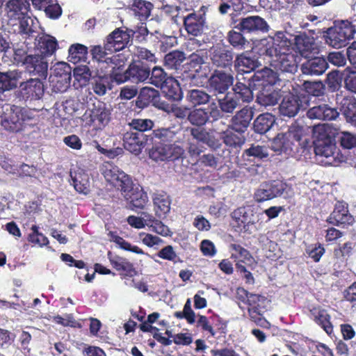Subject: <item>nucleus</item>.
I'll use <instances>...</instances> for the list:
<instances>
[{"mask_svg":"<svg viewBox=\"0 0 356 356\" xmlns=\"http://www.w3.org/2000/svg\"><path fill=\"white\" fill-rule=\"evenodd\" d=\"M273 43L260 49V54L268 56L270 65L282 72H289V39L286 31H276L272 37Z\"/></svg>","mask_w":356,"mask_h":356,"instance_id":"1","label":"nucleus"},{"mask_svg":"<svg viewBox=\"0 0 356 356\" xmlns=\"http://www.w3.org/2000/svg\"><path fill=\"white\" fill-rule=\"evenodd\" d=\"M1 110V125L8 131L17 133L36 124L34 111L30 108L6 104Z\"/></svg>","mask_w":356,"mask_h":356,"instance_id":"2","label":"nucleus"},{"mask_svg":"<svg viewBox=\"0 0 356 356\" xmlns=\"http://www.w3.org/2000/svg\"><path fill=\"white\" fill-rule=\"evenodd\" d=\"M355 33V25L348 21H341L327 30L325 42L334 48H341L347 44L348 40L353 38Z\"/></svg>","mask_w":356,"mask_h":356,"instance_id":"3","label":"nucleus"},{"mask_svg":"<svg viewBox=\"0 0 356 356\" xmlns=\"http://www.w3.org/2000/svg\"><path fill=\"white\" fill-rule=\"evenodd\" d=\"M110 120L111 112L102 102L94 104L92 108L87 109L81 117L86 126L92 127L97 130L104 129Z\"/></svg>","mask_w":356,"mask_h":356,"instance_id":"4","label":"nucleus"},{"mask_svg":"<svg viewBox=\"0 0 356 356\" xmlns=\"http://www.w3.org/2000/svg\"><path fill=\"white\" fill-rule=\"evenodd\" d=\"M149 145H152V147L149 150V156L156 161H175L184 152L182 147L175 144L156 142Z\"/></svg>","mask_w":356,"mask_h":356,"instance_id":"5","label":"nucleus"},{"mask_svg":"<svg viewBox=\"0 0 356 356\" xmlns=\"http://www.w3.org/2000/svg\"><path fill=\"white\" fill-rule=\"evenodd\" d=\"M314 145L316 155L325 158V161L322 160L321 162L325 165H336L344 160L337 149L335 140L320 141L314 143Z\"/></svg>","mask_w":356,"mask_h":356,"instance_id":"6","label":"nucleus"},{"mask_svg":"<svg viewBox=\"0 0 356 356\" xmlns=\"http://www.w3.org/2000/svg\"><path fill=\"white\" fill-rule=\"evenodd\" d=\"M205 6H202L198 11H193L182 17L184 26L189 35L193 36L201 35L206 26Z\"/></svg>","mask_w":356,"mask_h":356,"instance_id":"7","label":"nucleus"},{"mask_svg":"<svg viewBox=\"0 0 356 356\" xmlns=\"http://www.w3.org/2000/svg\"><path fill=\"white\" fill-rule=\"evenodd\" d=\"M284 190V184L278 180L264 181L255 190L253 198L256 202L261 203L280 196Z\"/></svg>","mask_w":356,"mask_h":356,"instance_id":"8","label":"nucleus"},{"mask_svg":"<svg viewBox=\"0 0 356 356\" xmlns=\"http://www.w3.org/2000/svg\"><path fill=\"white\" fill-rule=\"evenodd\" d=\"M232 49L229 46L217 45L210 50V59L213 66L220 69H231L234 63Z\"/></svg>","mask_w":356,"mask_h":356,"instance_id":"9","label":"nucleus"},{"mask_svg":"<svg viewBox=\"0 0 356 356\" xmlns=\"http://www.w3.org/2000/svg\"><path fill=\"white\" fill-rule=\"evenodd\" d=\"M127 27L117 28L105 39L106 48L111 51H120L126 48L131 42L130 33Z\"/></svg>","mask_w":356,"mask_h":356,"instance_id":"10","label":"nucleus"},{"mask_svg":"<svg viewBox=\"0 0 356 356\" xmlns=\"http://www.w3.org/2000/svg\"><path fill=\"white\" fill-rule=\"evenodd\" d=\"M237 22L238 23L234 26V28L243 33H266L269 29L266 21L258 15L241 17L234 23L236 24Z\"/></svg>","mask_w":356,"mask_h":356,"instance_id":"11","label":"nucleus"},{"mask_svg":"<svg viewBox=\"0 0 356 356\" xmlns=\"http://www.w3.org/2000/svg\"><path fill=\"white\" fill-rule=\"evenodd\" d=\"M277 124L280 125L279 131L272 139L270 148L276 154L280 155L289 148V125L283 118L280 119Z\"/></svg>","mask_w":356,"mask_h":356,"instance_id":"12","label":"nucleus"},{"mask_svg":"<svg viewBox=\"0 0 356 356\" xmlns=\"http://www.w3.org/2000/svg\"><path fill=\"white\" fill-rule=\"evenodd\" d=\"M149 140L152 138L142 132H127L123 137V145L127 151L138 155L142 149L149 145Z\"/></svg>","mask_w":356,"mask_h":356,"instance_id":"13","label":"nucleus"},{"mask_svg":"<svg viewBox=\"0 0 356 356\" xmlns=\"http://www.w3.org/2000/svg\"><path fill=\"white\" fill-rule=\"evenodd\" d=\"M234 76L225 71L215 70L208 80L209 88L215 92L223 94L233 85Z\"/></svg>","mask_w":356,"mask_h":356,"instance_id":"14","label":"nucleus"},{"mask_svg":"<svg viewBox=\"0 0 356 356\" xmlns=\"http://www.w3.org/2000/svg\"><path fill=\"white\" fill-rule=\"evenodd\" d=\"M278 80V76L276 72L268 67H264L261 70H258L250 79L249 85L254 90H257L259 88L271 87L274 86Z\"/></svg>","mask_w":356,"mask_h":356,"instance_id":"15","label":"nucleus"},{"mask_svg":"<svg viewBox=\"0 0 356 356\" xmlns=\"http://www.w3.org/2000/svg\"><path fill=\"white\" fill-rule=\"evenodd\" d=\"M253 116L254 111L252 108L243 107L232 116L229 129L235 132L245 133L248 130Z\"/></svg>","mask_w":356,"mask_h":356,"instance_id":"16","label":"nucleus"},{"mask_svg":"<svg viewBox=\"0 0 356 356\" xmlns=\"http://www.w3.org/2000/svg\"><path fill=\"white\" fill-rule=\"evenodd\" d=\"M107 256L112 267L122 277H132L137 274L134 264L126 258L113 254L111 251L108 252Z\"/></svg>","mask_w":356,"mask_h":356,"instance_id":"17","label":"nucleus"},{"mask_svg":"<svg viewBox=\"0 0 356 356\" xmlns=\"http://www.w3.org/2000/svg\"><path fill=\"white\" fill-rule=\"evenodd\" d=\"M24 67L26 71L33 76L43 79L47 76L48 62L44 56L31 55Z\"/></svg>","mask_w":356,"mask_h":356,"instance_id":"18","label":"nucleus"},{"mask_svg":"<svg viewBox=\"0 0 356 356\" xmlns=\"http://www.w3.org/2000/svg\"><path fill=\"white\" fill-rule=\"evenodd\" d=\"M339 127L333 123L315 125L312 128L313 143L334 140V138L339 134Z\"/></svg>","mask_w":356,"mask_h":356,"instance_id":"19","label":"nucleus"},{"mask_svg":"<svg viewBox=\"0 0 356 356\" xmlns=\"http://www.w3.org/2000/svg\"><path fill=\"white\" fill-rule=\"evenodd\" d=\"M327 221L334 225H350L355 222L353 216L349 213L347 204L338 202Z\"/></svg>","mask_w":356,"mask_h":356,"instance_id":"20","label":"nucleus"},{"mask_svg":"<svg viewBox=\"0 0 356 356\" xmlns=\"http://www.w3.org/2000/svg\"><path fill=\"white\" fill-rule=\"evenodd\" d=\"M54 79L52 82L56 81L57 83H60L62 86L57 88L60 92L65 91L70 85L72 79L71 67L69 64L65 62H58L54 66Z\"/></svg>","mask_w":356,"mask_h":356,"instance_id":"21","label":"nucleus"},{"mask_svg":"<svg viewBox=\"0 0 356 356\" xmlns=\"http://www.w3.org/2000/svg\"><path fill=\"white\" fill-rule=\"evenodd\" d=\"M139 97L153 106L168 113H170L173 104H170L161 99L159 92L152 88L145 87L141 89Z\"/></svg>","mask_w":356,"mask_h":356,"instance_id":"22","label":"nucleus"},{"mask_svg":"<svg viewBox=\"0 0 356 356\" xmlns=\"http://www.w3.org/2000/svg\"><path fill=\"white\" fill-rule=\"evenodd\" d=\"M39 78L30 79L20 84L21 92L24 98L40 99L43 96L44 85Z\"/></svg>","mask_w":356,"mask_h":356,"instance_id":"23","label":"nucleus"},{"mask_svg":"<svg viewBox=\"0 0 356 356\" xmlns=\"http://www.w3.org/2000/svg\"><path fill=\"white\" fill-rule=\"evenodd\" d=\"M307 60L301 65V71L305 75L319 76L328 67V63L323 57L306 58Z\"/></svg>","mask_w":356,"mask_h":356,"instance_id":"24","label":"nucleus"},{"mask_svg":"<svg viewBox=\"0 0 356 356\" xmlns=\"http://www.w3.org/2000/svg\"><path fill=\"white\" fill-rule=\"evenodd\" d=\"M103 174L108 182L118 187L123 195L134 188L131 178L124 173L117 174L111 169H106Z\"/></svg>","mask_w":356,"mask_h":356,"instance_id":"25","label":"nucleus"},{"mask_svg":"<svg viewBox=\"0 0 356 356\" xmlns=\"http://www.w3.org/2000/svg\"><path fill=\"white\" fill-rule=\"evenodd\" d=\"M127 74L129 75V81L131 82H144L149 79L150 67L143 61H135L129 65Z\"/></svg>","mask_w":356,"mask_h":356,"instance_id":"26","label":"nucleus"},{"mask_svg":"<svg viewBox=\"0 0 356 356\" xmlns=\"http://www.w3.org/2000/svg\"><path fill=\"white\" fill-rule=\"evenodd\" d=\"M308 95L306 91L301 86L298 85V88H293V92H291V117L294 116L300 110H305L308 104Z\"/></svg>","mask_w":356,"mask_h":356,"instance_id":"27","label":"nucleus"},{"mask_svg":"<svg viewBox=\"0 0 356 356\" xmlns=\"http://www.w3.org/2000/svg\"><path fill=\"white\" fill-rule=\"evenodd\" d=\"M22 74L19 70L0 72V93L3 94L6 91L16 88Z\"/></svg>","mask_w":356,"mask_h":356,"instance_id":"28","label":"nucleus"},{"mask_svg":"<svg viewBox=\"0 0 356 356\" xmlns=\"http://www.w3.org/2000/svg\"><path fill=\"white\" fill-rule=\"evenodd\" d=\"M257 90L258 92L256 96V102L261 106H274L281 98L280 92L274 89V86L259 88Z\"/></svg>","mask_w":356,"mask_h":356,"instance_id":"29","label":"nucleus"},{"mask_svg":"<svg viewBox=\"0 0 356 356\" xmlns=\"http://www.w3.org/2000/svg\"><path fill=\"white\" fill-rule=\"evenodd\" d=\"M124 197L129 202L132 210L143 209L148 201L147 193L139 187H134L127 193H124Z\"/></svg>","mask_w":356,"mask_h":356,"instance_id":"30","label":"nucleus"},{"mask_svg":"<svg viewBox=\"0 0 356 356\" xmlns=\"http://www.w3.org/2000/svg\"><path fill=\"white\" fill-rule=\"evenodd\" d=\"M307 114L310 119L332 120L338 117L339 112L337 109L331 108L327 104H322L311 108L308 110Z\"/></svg>","mask_w":356,"mask_h":356,"instance_id":"31","label":"nucleus"},{"mask_svg":"<svg viewBox=\"0 0 356 356\" xmlns=\"http://www.w3.org/2000/svg\"><path fill=\"white\" fill-rule=\"evenodd\" d=\"M36 47L41 53L40 55L48 56L53 55L58 48V42L56 39L48 34L43 33L38 35L36 39Z\"/></svg>","mask_w":356,"mask_h":356,"instance_id":"32","label":"nucleus"},{"mask_svg":"<svg viewBox=\"0 0 356 356\" xmlns=\"http://www.w3.org/2000/svg\"><path fill=\"white\" fill-rule=\"evenodd\" d=\"M276 118L270 113L259 114L253 121L252 129L258 134L267 133L275 124Z\"/></svg>","mask_w":356,"mask_h":356,"instance_id":"33","label":"nucleus"},{"mask_svg":"<svg viewBox=\"0 0 356 356\" xmlns=\"http://www.w3.org/2000/svg\"><path fill=\"white\" fill-rule=\"evenodd\" d=\"M230 248L234 251L232 254L231 258L236 261V268H237L238 264L251 266L255 263V260L250 252L241 245L232 243L230 245Z\"/></svg>","mask_w":356,"mask_h":356,"instance_id":"34","label":"nucleus"},{"mask_svg":"<svg viewBox=\"0 0 356 356\" xmlns=\"http://www.w3.org/2000/svg\"><path fill=\"white\" fill-rule=\"evenodd\" d=\"M92 58L98 63H106L107 64L116 65L117 56H113L108 57V55L112 54L114 51H111L106 48V40L104 41V46L93 45L90 47V50Z\"/></svg>","mask_w":356,"mask_h":356,"instance_id":"35","label":"nucleus"},{"mask_svg":"<svg viewBox=\"0 0 356 356\" xmlns=\"http://www.w3.org/2000/svg\"><path fill=\"white\" fill-rule=\"evenodd\" d=\"M153 202L155 207L156 214L161 217L170 212L171 201L166 192L161 191L154 193Z\"/></svg>","mask_w":356,"mask_h":356,"instance_id":"36","label":"nucleus"},{"mask_svg":"<svg viewBox=\"0 0 356 356\" xmlns=\"http://www.w3.org/2000/svg\"><path fill=\"white\" fill-rule=\"evenodd\" d=\"M232 219L236 222L238 227L245 228L250 225L255 223L253 210L241 207L236 209L232 213Z\"/></svg>","mask_w":356,"mask_h":356,"instance_id":"37","label":"nucleus"},{"mask_svg":"<svg viewBox=\"0 0 356 356\" xmlns=\"http://www.w3.org/2000/svg\"><path fill=\"white\" fill-rule=\"evenodd\" d=\"M72 184L79 193L88 194L90 192V180L87 173L82 170L70 172Z\"/></svg>","mask_w":356,"mask_h":356,"instance_id":"38","label":"nucleus"},{"mask_svg":"<svg viewBox=\"0 0 356 356\" xmlns=\"http://www.w3.org/2000/svg\"><path fill=\"white\" fill-rule=\"evenodd\" d=\"M309 127L304 125L302 120L296 121L291 127V134H293V138L298 143L303 149H305L309 145V140L306 136L308 132Z\"/></svg>","mask_w":356,"mask_h":356,"instance_id":"39","label":"nucleus"},{"mask_svg":"<svg viewBox=\"0 0 356 356\" xmlns=\"http://www.w3.org/2000/svg\"><path fill=\"white\" fill-rule=\"evenodd\" d=\"M294 40L295 42L292 49L296 52H298L301 56L304 58H309L312 49H313L312 46L314 44L311 38L305 34L301 33L296 35Z\"/></svg>","mask_w":356,"mask_h":356,"instance_id":"40","label":"nucleus"},{"mask_svg":"<svg viewBox=\"0 0 356 356\" xmlns=\"http://www.w3.org/2000/svg\"><path fill=\"white\" fill-rule=\"evenodd\" d=\"M6 6L8 15L16 19L28 14L30 10L29 0H8Z\"/></svg>","mask_w":356,"mask_h":356,"instance_id":"41","label":"nucleus"},{"mask_svg":"<svg viewBox=\"0 0 356 356\" xmlns=\"http://www.w3.org/2000/svg\"><path fill=\"white\" fill-rule=\"evenodd\" d=\"M153 4L145 0H134L131 6V10L134 15L140 22H144L150 16Z\"/></svg>","mask_w":356,"mask_h":356,"instance_id":"42","label":"nucleus"},{"mask_svg":"<svg viewBox=\"0 0 356 356\" xmlns=\"http://www.w3.org/2000/svg\"><path fill=\"white\" fill-rule=\"evenodd\" d=\"M165 96L172 101H180L183 94L179 83L173 78L168 79L166 83L161 88Z\"/></svg>","mask_w":356,"mask_h":356,"instance_id":"43","label":"nucleus"},{"mask_svg":"<svg viewBox=\"0 0 356 356\" xmlns=\"http://www.w3.org/2000/svg\"><path fill=\"white\" fill-rule=\"evenodd\" d=\"M235 67L243 73H250L254 71L258 66V61L244 53L238 54L234 61Z\"/></svg>","mask_w":356,"mask_h":356,"instance_id":"44","label":"nucleus"},{"mask_svg":"<svg viewBox=\"0 0 356 356\" xmlns=\"http://www.w3.org/2000/svg\"><path fill=\"white\" fill-rule=\"evenodd\" d=\"M243 132H235L227 130L223 132L222 140L226 146L232 149L240 148L245 142Z\"/></svg>","mask_w":356,"mask_h":356,"instance_id":"45","label":"nucleus"},{"mask_svg":"<svg viewBox=\"0 0 356 356\" xmlns=\"http://www.w3.org/2000/svg\"><path fill=\"white\" fill-rule=\"evenodd\" d=\"M176 133L171 128H161L154 130L150 134H148L152 140H149V143H170L175 139Z\"/></svg>","mask_w":356,"mask_h":356,"instance_id":"46","label":"nucleus"},{"mask_svg":"<svg viewBox=\"0 0 356 356\" xmlns=\"http://www.w3.org/2000/svg\"><path fill=\"white\" fill-rule=\"evenodd\" d=\"M337 102L340 106V111L346 117V119L356 112V99L353 97L337 95Z\"/></svg>","mask_w":356,"mask_h":356,"instance_id":"47","label":"nucleus"},{"mask_svg":"<svg viewBox=\"0 0 356 356\" xmlns=\"http://www.w3.org/2000/svg\"><path fill=\"white\" fill-rule=\"evenodd\" d=\"M253 90L250 86H248L243 83L237 82L232 88V94L237 97L238 102L241 100L243 102L249 103L253 99Z\"/></svg>","mask_w":356,"mask_h":356,"instance_id":"48","label":"nucleus"},{"mask_svg":"<svg viewBox=\"0 0 356 356\" xmlns=\"http://www.w3.org/2000/svg\"><path fill=\"white\" fill-rule=\"evenodd\" d=\"M172 76H168L167 73L161 67L155 66L150 70L148 83L156 88H161Z\"/></svg>","mask_w":356,"mask_h":356,"instance_id":"49","label":"nucleus"},{"mask_svg":"<svg viewBox=\"0 0 356 356\" xmlns=\"http://www.w3.org/2000/svg\"><path fill=\"white\" fill-rule=\"evenodd\" d=\"M186 59L183 51L175 50L165 56L164 65L169 70H177Z\"/></svg>","mask_w":356,"mask_h":356,"instance_id":"50","label":"nucleus"},{"mask_svg":"<svg viewBox=\"0 0 356 356\" xmlns=\"http://www.w3.org/2000/svg\"><path fill=\"white\" fill-rule=\"evenodd\" d=\"M243 32L236 31L234 29L229 31L226 36V40L233 49L243 50L248 44V40L245 38Z\"/></svg>","mask_w":356,"mask_h":356,"instance_id":"51","label":"nucleus"},{"mask_svg":"<svg viewBox=\"0 0 356 356\" xmlns=\"http://www.w3.org/2000/svg\"><path fill=\"white\" fill-rule=\"evenodd\" d=\"M68 53L69 60L76 63L86 60L88 51L86 46L76 43L70 47Z\"/></svg>","mask_w":356,"mask_h":356,"instance_id":"52","label":"nucleus"},{"mask_svg":"<svg viewBox=\"0 0 356 356\" xmlns=\"http://www.w3.org/2000/svg\"><path fill=\"white\" fill-rule=\"evenodd\" d=\"M188 120L193 125L202 127L209 120V112L206 108H195L189 112Z\"/></svg>","mask_w":356,"mask_h":356,"instance_id":"53","label":"nucleus"},{"mask_svg":"<svg viewBox=\"0 0 356 356\" xmlns=\"http://www.w3.org/2000/svg\"><path fill=\"white\" fill-rule=\"evenodd\" d=\"M108 236L110 241L115 243L119 247L124 250L134 252L138 254H144V251L136 245H132L130 243L125 241L122 237L118 236L115 232H109Z\"/></svg>","mask_w":356,"mask_h":356,"instance_id":"54","label":"nucleus"},{"mask_svg":"<svg viewBox=\"0 0 356 356\" xmlns=\"http://www.w3.org/2000/svg\"><path fill=\"white\" fill-rule=\"evenodd\" d=\"M211 96L204 90L193 89L188 91L187 99L194 106H199L207 104Z\"/></svg>","mask_w":356,"mask_h":356,"instance_id":"55","label":"nucleus"},{"mask_svg":"<svg viewBox=\"0 0 356 356\" xmlns=\"http://www.w3.org/2000/svg\"><path fill=\"white\" fill-rule=\"evenodd\" d=\"M239 102L232 92H227L222 99H218V105L223 113H232L238 106Z\"/></svg>","mask_w":356,"mask_h":356,"instance_id":"56","label":"nucleus"},{"mask_svg":"<svg viewBox=\"0 0 356 356\" xmlns=\"http://www.w3.org/2000/svg\"><path fill=\"white\" fill-rule=\"evenodd\" d=\"M110 84V78L106 75L95 77L92 82V90L95 94L104 95L107 88H111Z\"/></svg>","mask_w":356,"mask_h":356,"instance_id":"57","label":"nucleus"},{"mask_svg":"<svg viewBox=\"0 0 356 356\" xmlns=\"http://www.w3.org/2000/svg\"><path fill=\"white\" fill-rule=\"evenodd\" d=\"M188 65L189 70H193L197 72L201 69L202 65L204 63V52L202 49H198L193 52L188 56Z\"/></svg>","mask_w":356,"mask_h":356,"instance_id":"58","label":"nucleus"},{"mask_svg":"<svg viewBox=\"0 0 356 356\" xmlns=\"http://www.w3.org/2000/svg\"><path fill=\"white\" fill-rule=\"evenodd\" d=\"M19 19V33L22 35H25L27 37L32 35V34L35 32L34 28L33 26V19L28 16L27 14L24 15L20 17V18H17Z\"/></svg>","mask_w":356,"mask_h":356,"instance_id":"59","label":"nucleus"},{"mask_svg":"<svg viewBox=\"0 0 356 356\" xmlns=\"http://www.w3.org/2000/svg\"><path fill=\"white\" fill-rule=\"evenodd\" d=\"M130 126L135 129L136 132L145 134L146 131L151 130L154 127V122L149 119H134Z\"/></svg>","mask_w":356,"mask_h":356,"instance_id":"60","label":"nucleus"},{"mask_svg":"<svg viewBox=\"0 0 356 356\" xmlns=\"http://www.w3.org/2000/svg\"><path fill=\"white\" fill-rule=\"evenodd\" d=\"M134 54L135 56L139 59L138 61L145 60L151 63H155L156 62L155 55L146 48L136 47Z\"/></svg>","mask_w":356,"mask_h":356,"instance_id":"61","label":"nucleus"},{"mask_svg":"<svg viewBox=\"0 0 356 356\" xmlns=\"http://www.w3.org/2000/svg\"><path fill=\"white\" fill-rule=\"evenodd\" d=\"M340 145L345 149H352L356 147V134L348 131H339Z\"/></svg>","mask_w":356,"mask_h":356,"instance_id":"62","label":"nucleus"},{"mask_svg":"<svg viewBox=\"0 0 356 356\" xmlns=\"http://www.w3.org/2000/svg\"><path fill=\"white\" fill-rule=\"evenodd\" d=\"M157 256L161 259L168 260L174 263L180 261V259L174 250L173 247L170 245L165 246L161 250H159L157 252Z\"/></svg>","mask_w":356,"mask_h":356,"instance_id":"63","label":"nucleus"},{"mask_svg":"<svg viewBox=\"0 0 356 356\" xmlns=\"http://www.w3.org/2000/svg\"><path fill=\"white\" fill-rule=\"evenodd\" d=\"M344 87L348 91L356 93V71H346L343 77Z\"/></svg>","mask_w":356,"mask_h":356,"instance_id":"64","label":"nucleus"}]
</instances>
